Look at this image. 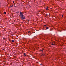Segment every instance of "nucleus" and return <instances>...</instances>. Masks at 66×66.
Returning a JSON list of instances; mask_svg holds the SVG:
<instances>
[{
	"label": "nucleus",
	"instance_id": "obj_1",
	"mask_svg": "<svg viewBox=\"0 0 66 66\" xmlns=\"http://www.w3.org/2000/svg\"><path fill=\"white\" fill-rule=\"evenodd\" d=\"M20 16L21 19L24 20L25 19V17L24 16L23 14L22 13V12L21 11L20 12Z\"/></svg>",
	"mask_w": 66,
	"mask_h": 66
},
{
	"label": "nucleus",
	"instance_id": "obj_2",
	"mask_svg": "<svg viewBox=\"0 0 66 66\" xmlns=\"http://www.w3.org/2000/svg\"><path fill=\"white\" fill-rule=\"evenodd\" d=\"M24 56H27V55H26V53H24Z\"/></svg>",
	"mask_w": 66,
	"mask_h": 66
},
{
	"label": "nucleus",
	"instance_id": "obj_3",
	"mask_svg": "<svg viewBox=\"0 0 66 66\" xmlns=\"http://www.w3.org/2000/svg\"><path fill=\"white\" fill-rule=\"evenodd\" d=\"M13 6V5L10 6V7H12Z\"/></svg>",
	"mask_w": 66,
	"mask_h": 66
},
{
	"label": "nucleus",
	"instance_id": "obj_4",
	"mask_svg": "<svg viewBox=\"0 0 66 66\" xmlns=\"http://www.w3.org/2000/svg\"><path fill=\"white\" fill-rule=\"evenodd\" d=\"M4 13L5 14H6V13L5 12H4Z\"/></svg>",
	"mask_w": 66,
	"mask_h": 66
},
{
	"label": "nucleus",
	"instance_id": "obj_5",
	"mask_svg": "<svg viewBox=\"0 0 66 66\" xmlns=\"http://www.w3.org/2000/svg\"><path fill=\"white\" fill-rule=\"evenodd\" d=\"M46 10H48V7L46 8Z\"/></svg>",
	"mask_w": 66,
	"mask_h": 66
},
{
	"label": "nucleus",
	"instance_id": "obj_6",
	"mask_svg": "<svg viewBox=\"0 0 66 66\" xmlns=\"http://www.w3.org/2000/svg\"><path fill=\"white\" fill-rule=\"evenodd\" d=\"M19 11H18L17 12H16V13L18 14V13H19Z\"/></svg>",
	"mask_w": 66,
	"mask_h": 66
},
{
	"label": "nucleus",
	"instance_id": "obj_7",
	"mask_svg": "<svg viewBox=\"0 0 66 66\" xmlns=\"http://www.w3.org/2000/svg\"><path fill=\"white\" fill-rule=\"evenodd\" d=\"M49 29V28L48 27H47L46 29Z\"/></svg>",
	"mask_w": 66,
	"mask_h": 66
},
{
	"label": "nucleus",
	"instance_id": "obj_8",
	"mask_svg": "<svg viewBox=\"0 0 66 66\" xmlns=\"http://www.w3.org/2000/svg\"><path fill=\"white\" fill-rule=\"evenodd\" d=\"M12 42H14V41L13 40H12Z\"/></svg>",
	"mask_w": 66,
	"mask_h": 66
},
{
	"label": "nucleus",
	"instance_id": "obj_9",
	"mask_svg": "<svg viewBox=\"0 0 66 66\" xmlns=\"http://www.w3.org/2000/svg\"><path fill=\"white\" fill-rule=\"evenodd\" d=\"M42 55H45V54H43L42 55H41L42 56Z\"/></svg>",
	"mask_w": 66,
	"mask_h": 66
},
{
	"label": "nucleus",
	"instance_id": "obj_10",
	"mask_svg": "<svg viewBox=\"0 0 66 66\" xmlns=\"http://www.w3.org/2000/svg\"><path fill=\"white\" fill-rule=\"evenodd\" d=\"M52 45H53H53H54V44L52 43Z\"/></svg>",
	"mask_w": 66,
	"mask_h": 66
},
{
	"label": "nucleus",
	"instance_id": "obj_11",
	"mask_svg": "<svg viewBox=\"0 0 66 66\" xmlns=\"http://www.w3.org/2000/svg\"><path fill=\"white\" fill-rule=\"evenodd\" d=\"M14 7H16V6L15 5H14Z\"/></svg>",
	"mask_w": 66,
	"mask_h": 66
},
{
	"label": "nucleus",
	"instance_id": "obj_12",
	"mask_svg": "<svg viewBox=\"0 0 66 66\" xmlns=\"http://www.w3.org/2000/svg\"><path fill=\"white\" fill-rule=\"evenodd\" d=\"M44 26H45V27H46V25H44Z\"/></svg>",
	"mask_w": 66,
	"mask_h": 66
},
{
	"label": "nucleus",
	"instance_id": "obj_13",
	"mask_svg": "<svg viewBox=\"0 0 66 66\" xmlns=\"http://www.w3.org/2000/svg\"><path fill=\"white\" fill-rule=\"evenodd\" d=\"M40 50L41 51H43V50Z\"/></svg>",
	"mask_w": 66,
	"mask_h": 66
},
{
	"label": "nucleus",
	"instance_id": "obj_14",
	"mask_svg": "<svg viewBox=\"0 0 66 66\" xmlns=\"http://www.w3.org/2000/svg\"><path fill=\"white\" fill-rule=\"evenodd\" d=\"M13 3H14V1H13Z\"/></svg>",
	"mask_w": 66,
	"mask_h": 66
},
{
	"label": "nucleus",
	"instance_id": "obj_15",
	"mask_svg": "<svg viewBox=\"0 0 66 66\" xmlns=\"http://www.w3.org/2000/svg\"><path fill=\"white\" fill-rule=\"evenodd\" d=\"M62 17H63V15H62Z\"/></svg>",
	"mask_w": 66,
	"mask_h": 66
},
{
	"label": "nucleus",
	"instance_id": "obj_16",
	"mask_svg": "<svg viewBox=\"0 0 66 66\" xmlns=\"http://www.w3.org/2000/svg\"><path fill=\"white\" fill-rule=\"evenodd\" d=\"M28 33H30V31H29L28 32Z\"/></svg>",
	"mask_w": 66,
	"mask_h": 66
},
{
	"label": "nucleus",
	"instance_id": "obj_17",
	"mask_svg": "<svg viewBox=\"0 0 66 66\" xmlns=\"http://www.w3.org/2000/svg\"><path fill=\"white\" fill-rule=\"evenodd\" d=\"M4 50V49H3V50Z\"/></svg>",
	"mask_w": 66,
	"mask_h": 66
},
{
	"label": "nucleus",
	"instance_id": "obj_18",
	"mask_svg": "<svg viewBox=\"0 0 66 66\" xmlns=\"http://www.w3.org/2000/svg\"><path fill=\"white\" fill-rule=\"evenodd\" d=\"M3 39H5V38H3Z\"/></svg>",
	"mask_w": 66,
	"mask_h": 66
},
{
	"label": "nucleus",
	"instance_id": "obj_19",
	"mask_svg": "<svg viewBox=\"0 0 66 66\" xmlns=\"http://www.w3.org/2000/svg\"><path fill=\"white\" fill-rule=\"evenodd\" d=\"M40 65H42V64H40Z\"/></svg>",
	"mask_w": 66,
	"mask_h": 66
}]
</instances>
